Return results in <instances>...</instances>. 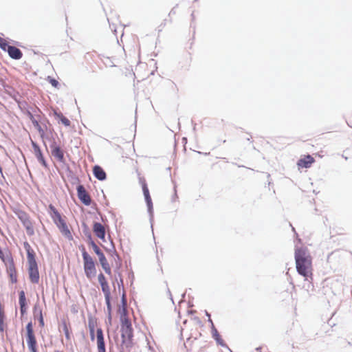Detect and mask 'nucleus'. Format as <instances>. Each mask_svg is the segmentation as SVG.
I'll return each instance as SVG.
<instances>
[{"label":"nucleus","instance_id":"nucleus-9","mask_svg":"<svg viewBox=\"0 0 352 352\" xmlns=\"http://www.w3.org/2000/svg\"><path fill=\"white\" fill-rule=\"evenodd\" d=\"M21 220L23 226L25 227L26 230L27 234L28 236H32L34 234V228L30 221L29 217L25 214L23 213L19 217Z\"/></svg>","mask_w":352,"mask_h":352},{"label":"nucleus","instance_id":"nucleus-2","mask_svg":"<svg viewBox=\"0 0 352 352\" xmlns=\"http://www.w3.org/2000/svg\"><path fill=\"white\" fill-rule=\"evenodd\" d=\"M122 345L120 352H124V349L130 350L133 346V331L129 318H124L121 322Z\"/></svg>","mask_w":352,"mask_h":352},{"label":"nucleus","instance_id":"nucleus-20","mask_svg":"<svg viewBox=\"0 0 352 352\" xmlns=\"http://www.w3.org/2000/svg\"><path fill=\"white\" fill-rule=\"evenodd\" d=\"M212 338L215 340L217 343L223 346V347H227L226 344L223 341V340L221 338V336L219 335L217 329L215 328L214 325L212 324V329H211Z\"/></svg>","mask_w":352,"mask_h":352},{"label":"nucleus","instance_id":"nucleus-13","mask_svg":"<svg viewBox=\"0 0 352 352\" xmlns=\"http://www.w3.org/2000/svg\"><path fill=\"white\" fill-rule=\"evenodd\" d=\"M52 149V155L58 160L60 162H64V153L59 146L56 145L55 141L50 146Z\"/></svg>","mask_w":352,"mask_h":352},{"label":"nucleus","instance_id":"nucleus-21","mask_svg":"<svg viewBox=\"0 0 352 352\" xmlns=\"http://www.w3.org/2000/svg\"><path fill=\"white\" fill-rule=\"evenodd\" d=\"M28 117H29L30 120H31L32 124L34 125V126L38 130V131L40 133L43 134L44 131H43L42 127L39 124L38 122L35 119L33 114L31 112L28 111Z\"/></svg>","mask_w":352,"mask_h":352},{"label":"nucleus","instance_id":"nucleus-43","mask_svg":"<svg viewBox=\"0 0 352 352\" xmlns=\"http://www.w3.org/2000/svg\"><path fill=\"white\" fill-rule=\"evenodd\" d=\"M118 287L120 288L121 286L123 287V279L122 278H120V279L119 280V281L118 280Z\"/></svg>","mask_w":352,"mask_h":352},{"label":"nucleus","instance_id":"nucleus-57","mask_svg":"<svg viewBox=\"0 0 352 352\" xmlns=\"http://www.w3.org/2000/svg\"><path fill=\"white\" fill-rule=\"evenodd\" d=\"M196 129V127H195V125L193 126V130L195 131Z\"/></svg>","mask_w":352,"mask_h":352},{"label":"nucleus","instance_id":"nucleus-48","mask_svg":"<svg viewBox=\"0 0 352 352\" xmlns=\"http://www.w3.org/2000/svg\"><path fill=\"white\" fill-rule=\"evenodd\" d=\"M168 292L170 296V299L173 300L172 295H171L170 291L169 289H168Z\"/></svg>","mask_w":352,"mask_h":352},{"label":"nucleus","instance_id":"nucleus-25","mask_svg":"<svg viewBox=\"0 0 352 352\" xmlns=\"http://www.w3.org/2000/svg\"><path fill=\"white\" fill-rule=\"evenodd\" d=\"M105 302H106L107 309V311H108L109 320H111V310H112V307H111V297L105 298Z\"/></svg>","mask_w":352,"mask_h":352},{"label":"nucleus","instance_id":"nucleus-39","mask_svg":"<svg viewBox=\"0 0 352 352\" xmlns=\"http://www.w3.org/2000/svg\"><path fill=\"white\" fill-rule=\"evenodd\" d=\"M88 327H89V329H95V324H94V322L92 319H89V321H88Z\"/></svg>","mask_w":352,"mask_h":352},{"label":"nucleus","instance_id":"nucleus-7","mask_svg":"<svg viewBox=\"0 0 352 352\" xmlns=\"http://www.w3.org/2000/svg\"><path fill=\"white\" fill-rule=\"evenodd\" d=\"M28 262L30 280L32 283L36 284L39 281V272L36 258L28 260Z\"/></svg>","mask_w":352,"mask_h":352},{"label":"nucleus","instance_id":"nucleus-26","mask_svg":"<svg viewBox=\"0 0 352 352\" xmlns=\"http://www.w3.org/2000/svg\"><path fill=\"white\" fill-rule=\"evenodd\" d=\"M19 305H26V298H25V294L23 290H21L19 293Z\"/></svg>","mask_w":352,"mask_h":352},{"label":"nucleus","instance_id":"nucleus-30","mask_svg":"<svg viewBox=\"0 0 352 352\" xmlns=\"http://www.w3.org/2000/svg\"><path fill=\"white\" fill-rule=\"evenodd\" d=\"M121 307H127V300L125 292H123L121 297Z\"/></svg>","mask_w":352,"mask_h":352},{"label":"nucleus","instance_id":"nucleus-36","mask_svg":"<svg viewBox=\"0 0 352 352\" xmlns=\"http://www.w3.org/2000/svg\"><path fill=\"white\" fill-rule=\"evenodd\" d=\"M98 278L100 284L107 281L104 275L102 272L99 274Z\"/></svg>","mask_w":352,"mask_h":352},{"label":"nucleus","instance_id":"nucleus-59","mask_svg":"<svg viewBox=\"0 0 352 352\" xmlns=\"http://www.w3.org/2000/svg\"><path fill=\"white\" fill-rule=\"evenodd\" d=\"M55 352H63V351H56Z\"/></svg>","mask_w":352,"mask_h":352},{"label":"nucleus","instance_id":"nucleus-11","mask_svg":"<svg viewBox=\"0 0 352 352\" xmlns=\"http://www.w3.org/2000/svg\"><path fill=\"white\" fill-rule=\"evenodd\" d=\"M32 146L37 160L45 167L48 168L47 163L45 160L39 146L34 141H32Z\"/></svg>","mask_w":352,"mask_h":352},{"label":"nucleus","instance_id":"nucleus-37","mask_svg":"<svg viewBox=\"0 0 352 352\" xmlns=\"http://www.w3.org/2000/svg\"><path fill=\"white\" fill-rule=\"evenodd\" d=\"M111 246H112V250H109V251H113V256H116L118 260L120 261V257L118 255V254L117 253V252H116V250L115 249L114 245H113L112 241H111Z\"/></svg>","mask_w":352,"mask_h":352},{"label":"nucleus","instance_id":"nucleus-52","mask_svg":"<svg viewBox=\"0 0 352 352\" xmlns=\"http://www.w3.org/2000/svg\"><path fill=\"white\" fill-rule=\"evenodd\" d=\"M131 276H130V275L129 276V278H133V276H133V272L131 273Z\"/></svg>","mask_w":352,"mask_h":352},{"label":"nucleus","instance_id":"nucleus-34","mask_svg":"<svg viewBox=\"0 0 352 352\" xmlns=\"http://www.w3.org/2000/svg\"><path fill=\"white\" fill-rule=\"evenodd\" d=\"M87 242L92 247L94 252H96L100 249L92 239L91 240L87 241Z\"/></svg>","mask_w":352,"mask_h":352},{"label":"nucleus","instance_id":"nucleus-18","mask_svg":"<svg viewBox=\"0 0 352 352\" xmlns=\"http://www.w3.org/2000/svg\"><path fill=\"white\" fill-rule=\"evenodd\" d=\"M314 159L310 155H307L305 157L298 161V166L302 168H309L314 162Z\"/></svg>","mask_w":352,"mask_h":352},{"label":"nucleus","instance_id":"nucleus-6","mask_svg":"<svg viewBox=\"0 0 352 352\" xmlns=\"http://www.w3.org/2000/svg\"><path fill=\"white\" fill-rule=\"evenodd\" d=\"M3 263L6 265V272L10 277L11 283H16L17 282V275L12 256L7 258Z\"/></svg>","mask_w":352,"mask_h":352},{"label":"nucleus","instance_id":"nucleus-8","mask_svg":"<svg viewBox=\"0 0 352 352\" xmlns=\"http://www.w3.org/2000/svg\"><path fill=\"white\" fill-rule=\"evenodd\" d=\"M76 190L78 197L80 201L85 206H90L91 203V198L85 187L80 184L77 186Z\"/></svg>","mask_w":352,"mask_h":352},{"label":"nucleus","instance_id":"nucleus-41","mask_svg":"<svg viewBox=\"0 0 352 352\" xmlns=\"http://www.w3.org/2000/svg\"><path fill=\"white\" fill-rule=\"evenodd\" d=\"M116 275H115V277H116V280L118 281V279L120 280V278H122V274L118 270V271H116Z\"/></svg>","mask_w":352,"mask_h":352},{"label":"nucleus","instance_id":"nucleus-12","mask_svg":"<svg viewBox=\"0 0 352 352\" xmlns=\"http://www.w3.org/2000/svg\"><path fill=\"white\" fill-rule=\"evenodd\" d=\"M93 231L96 236L103 241H105V229L104 226L99 222H94Z\"/></svg>","mask_w":352,"mask_h":352},{"label":"nucleus","instance_id":"nucleus-17","mask_svg":"<svg viewBox=\"0 0 352 352\" xmlns=\"http://www.w3.org/2000/svg\"><path fill=\"white\" fill-rule=\"evenodd\" d=\"M33 314L34 318H38L39 322V325L41 327H44L45 322L42 314V309L38 304H35L33 308Z\"/></svg>","mask_w":352,"mask_h":352},{"label":"nucleus","instance_id":"nucleus-56","mask_svg":"<svg viewBox=\"0 0 352 352\" xmlns=\"http://www.w3.org/2000/svg\"><path fill=\"white\" fill-rule=\"evenodd\" d=\"M0 173H2V168L1 166H0Z\"/></svg>","mask_w":352,"mask_h":352},{"label":"nucleus","instance_id":"nucleus-47","mask_svg":"<svg viewBox=\"0 0 352 352\" xmlns=\"http://www.w3.org/2000/svg\"><path fill=\"white\" fill-rule=\"evenodd\" d=\"M206 316H208V318H210V314L207 311H206Z\"/></svg>","mask_w":352,"mask_h":352},{"label":"nucleus","instance_id":"nucleus-31","mask_svg":"<svg viewBox=\"0 0 352 352\" xmlns=\"http://www.w3.org/2000/svg\"><path fill=\"white\" fill-rule=\"evenodd\" d=\"M30 352H38L36 348V342L27 344Z\"/></svg>","mask_w":352,"mask_h":352},{"label":"nucleus","instance_id":"nucleus-58","mask_svg":"<svg viewBox=\"0 0 352 352\" xmlns=\"http://www.w3.org/2000/svg\"><path fill=\"white\" fill-rule=\"evenodd\" d=\"M184 297H185V294H184L182 295V298H184Z\"/></svg>","mask_w":352,"mask_h":352},{"label":"nucleus","instance_id":"nucleus-40","mask_svg":"<svg viewBox=\"0 0 352 352\" xmlns=\"http://www.w3.org/2000/svg\"><path fill=\"white\" fill-rule=\"evenodd\" d=\"M89 333H90L91 340L94 341L95 340V336H95V329H90Z\"/></svg>","mask_w":352,"mask_h":352},{"label":"nucleus","instance_id":"nucleus-24","mask_svg":"<svg viewBox=\"0 0 352 352\" xmlns=\"http://www.w3.org/2000/svg\"><path fill=\"white\" fill-rule=\"evenodd\" d=\"M54 114L60 118V122L66 126H69L71 124L70 121L65 117L61 113L54 112Z\"/></svg>","mask_w":352,"mask_h":352},{"label":"nucleus","instance_id":"nucleus-38","mask_svg":"<svg viewBox=\"0 0 352 352\" xmlns=\"http://www.w3.org/2000/svg\"><path fill=\"white\" fill-rule=\"evenodd\" d=\"M20 305V311L21 315H24L27 311V304L26 305Z\"/></svg>","mask_w":352,"mask_h":352},{"label":"nucleus","instance_id":"nucleus-49","mask_svg":"<svg viewBox=\"0 0 352 352\" xmlns=\"http://www.w3.org/2000/svg\"><path fill=\"white\" fill-rule=\"evenodd\" d=\"M172 13H173V14H175V10H174V9H172V10H171V11L170 12V14H172Z\"/></svg>","mask_w":352,"mask_h":352},{"label":"nucleus","instance_id":"nucleus-51","mask_svg":"<svg viewBox=\"0 0 352 352\" xmlns=\"http://www.w3.org/2000/svg\"><path fill=\"white\" fill-rule=\"evenodd\" d=\"M131 276H130V275L129 276V278H133V276H133V272L131 273Z\"/></svg>","mask_w":352,"mask_h":352},{"label":"nucleus","instance_id":"nucleus-28","mask_svg":"<svg viewBox=\"0 0 352 352\" xmlns=\"http://www.w3.org/2000/svg\"><path fill=\"white\" fill-rule=\"evenodd\" d=\"M63 331H64V333H65L66 339L67 340H71V335H70L69 329L67 327V323H66L65 321L63 322Z\"/></svg>","mask_w":352,"mask_h":352},{"label":"nucleus","instance_id":"nucleus-53","mask_svg":"<svg viewBox=\"0 0 352 352\" xmlns=\"http://www.w3.org/2000/svg\"><path fill=\"white\" fill-rule=\"evenodd\" d=\"M290 226H292V224H290ZM292 231H294L296 233L295 228L294 227H292Z\"/></svg>","mask_w":352,"mask_h":352},{"label":"nucleus","instance_id":"nucleus-27","mask_svg":"<svg viewBox=\"0 0 352 352\" xmlns=\"http://www.w3.org/2000/svg\"><path fill=\"white\" fill-rule=\"evenodd\" d=\"M120 313V322H122L124 318H129L127 316L128 311L127 307H121L119 309Z\"/></svg>","mask_w":352,"mask_h":352},{"label":"nucleus","instance_id":"nucleus-22","mask_svg":"<svg viewBox=\"0 0 352 352\" xmlns=\"http://www.w3.org/2000/svg\"><path fill=\"white\" fill-rule=\"evenodd\" d=\"M23 247L27 252L28 260L35 258V253L28 242L25 241L23 243Z\"/></svg>","mask_w":352,"mask_h":352},{"label":"nucleus","instance_id":"nucleus-55","mask_svg":"<svg viewBox=\"0 0 352 352\" xmlns=\"http://www.w3.org/2000/svg\"><path fill=\"white\" fill-rule=\"evenodd\" d=\"M261 347H258V348H256V350H257L258 351H260V350H261Z\"/></svg>","mask_w":352,"mask_h":352},{"label":"nucleus","instance_id":"nucleus-42","mask_svg":"<svg viewBox=\"0 0 352 352\" xmlns=\"http://www.w3.org/2000/svg\"><path fill=\"white\" fill-rule=\"evenodd\" d=\"M174 191H175V192L172 197L173 201H175L178 198L177 195V191H176V186H174Z\"/></svg>","mask_w":352,"mask_h":352},{"label":"nucleus","instance_id":"nucleus-45","mask_svg":"<svg viewBox=\"0 0 352 352\" xmlns=\"http://www.w3.org/2000/svg\"><path fill=\"white\" fill-rule=\"evenodd\" d=\"M208 322L211 324V329H212V324H214V323H213V322H212L211 318H208Z\"/></svg>","mask_w":352,"mask_h":352},{"label":"nucleus","instance_id":"nucleus-1","mask_svg":"<svg viewBox=\"0 0 352 352\" xmlns=\"http://www.w3.org/2000/svg\"><path fill=\"white\" fill-rule=\"evenodd\" d=\"M294 257L297 272L302 276L305 280L312 279V259L307 248H296Z\"/></svg>","mask_w":352,"mask_h":352},{"label":"nucleus","instance_id":"nucleus-50","mask_svg":"<svg viewBox=\"0 0 352 352\" xmlns=\"http://www.w3.org/2000/svg\"><path fill=\"white\" fill-rule=\"evenodd\" d=\"M131 276H130V275L129 276V278H133V276H133V272L131 273Z\"/></svg>","mask_w":352,"mask_h":352},{"label":"nucleus","instance_id":"nucleus-23","mask_svg":"<svg viewBox=\"0 0 352 352\" xmlns=\"http://www.w3.org/2000/svg\"><path fill=\"white\" fill-rule=\"evenodd\" d=\"M100 285L101 286L102 291L104 295V298L111 297L110 288L107 281L104 283H101Z\"/></svg>","mask_w":352,"mask_h":352},{"label":"nucleus","instance_id":"nucleus-44","mask_svg":"<svg viewBox=\"0 0 352 352\" xmlns=\"http://www.w3.org/2000/svg\"><path fill=\"white\" fill-rule=\"evenodd\" d=\"M5 330V324L4 322L0 323V331L3 332Z\"/></svg>","mask_w":352,"mask_h":352},{"label":"nucleus","instance_id":"nucleus-10","mask_svg":"<svg viewBox=\"0 0 352 352\" xmlns=\"http://www.w3.org/2000/svg\"><path fill=\"white\" fill-rule=\"evenodd\" d=\"M94 252L98 256L99 261L102 269L107 274L110 275L111 274V270L103 252L100 249Z\"/></svg>","mask_w":352,"mask_h":352},{"label":"nucleus","instance_id":"nucleus-14","mask_svg":"<svg viewBox=\"0 0 352 352\" xmlns=\"http://www.w3.org/2000/svg\"><path fill=\"white\" fill-rule=\"evenodd\" d=\"M26 342L27 344L36 342V337L33 330V325L32 322H29L26 327Z\"/></svg>","mask_w":352,"mask_h":352},{"label":"nucleus","instance_id":"nucleus-4","mask_svg":"<svg viewBox=\"0 0 352 352\" xmlns=\"http://www.w3.org/2000/svg\"><path fill=\"white\" fill-rule=\"evenodd\" d=\"M140 182L142 185L143 194L144 196L145 201L146 203V206L148 208V212L150 215V221L152 223L153 219V202L152 199L149 193V190L147 186V184L144 179L140 178ZM153 225L151 224V227Z\"/></svg>","mask_w":352,"mask_h":352},{"label":"nucleus","instance_id":"nucleus-35","mask_svg":"<svg viewBox=\"0 0 352 352\" xmlns=\"http://www.w3.org/2000/svg\"><path fill=\"white\" fill-rule=\"evenodd\" d=\"M48 79H49V82L53 87H57L59 85V82L55 78H51L49 76Z\"/></svg>","mask_w":352,"mask_h":352},{"label":"nucleus","instance_id":"nucleus-19","mask_svg":"<svg viewBox=\"0 0 352 352\" xmlns=\"http://www.w3.org/2000/svg\"><path fill=\"white\" fill-rule=\"evenodd\" d=\"M97 347L98 349H106L103 331L101 328L96 330Z\"/></svg>","mask_w":352,"mask_h":352},{"label":"nucleus","instance_id":"nucleus-32","mask_svg":"<svg viewBox=\"0 0 352 352\" xmlns=\"http://www.w3.org/2000/svg\"><path fill=\"white\" fill-rule=\"evenodd\" d=\"M83 233L85 236L87 237V241L91 240L92 239L91 232L88 229V228L85 227V228L83 230Z\"/></svg>","mask_w":352,"mask_h":352},{"label":"nucleus","instance_id":"nucleus-16","mask_svg":"<svg viewBox=\"0 0 352 352\" xmlns=\"http://www.w3.org/2000/svg\"><path fill=\"white\" fill-rule=\"evenodd\" d=\"M93 174L94 177L100 181H104L107 178V174L105 171L99 165H95L93 167Z\"/></svg>","mask_w":352,"mask_h":352},{"label":"nucleus","instance_id":"nucleus-5","mask_svg":"<svg viewBox=\"0 0 352 352\" xmlns=\"http://www.w3.org/2000/svg\"><path fill=\"white\" fill-rule=\"evenodd\" d=\"M83 264L84 271L87 278L91 279L92 278L95 277L96 275V268L92 257H87L85 256V259H83Z\"/></svg>","mask_w":352,"mask_h":352},{"label":"nucleus","instance_id":"nucleus-54","mask_svg":"<svg viewBox=\"0 0 352 352\" xmlns=\"http://www.w3.org/2000/svg\"><path fill=\"white\" fill-rule=\"evenodd\" d=\"M191 16L192 18V20H194L195 16H194V13L193 12L191 14Z\"/></svg>","mask_w":352,"mask_h":352},{"label":"nucleus","instance_id":"nucleus-29","mask_svg":"<svg viewBox=\"0 0 352 352\" xmlns=\"http://www.w3.org/2000/svg\"><path fill=\"white\" fill-rule=\"evenodd\" d=\"M10 46V45H8V43L3 38L0 36V48L3 51L6 52Z\"/></svg>","mask_w":352,"mask_h":352},{"label":"nucleus","instance_id":"nucleus-46","mask_svg":"<svg viewBox=\"0 0 352 352\" xmlns=\"http://www.w3.org/2000/svg\"><path fill=\"white\" fill-rule=\"evenodd\" d=\"M98 352H106V349H98Z\"/></svg>","mask_w":352,"mask_h":352},{"label":"nucleus","instance_id":"nucleus-33","mask_svg":"<svg viewBox=\"0 0 352 352\" xmlns=\"http://www.w3.org/2000/svg\"><path fill=\"white\" fill-rule=\"evenodd\" d=\"M79 249L80 250V251L82 252V259H85V256H86L87 257H91V256L86 251L85 248L84 247V245L80 246Z\"/></svg>","mask_w":352,"mask_h":352},{"label":"nucleus","instance_id":"nucleus-3","mask_svg":"<svg viewBox=\"0 0 352 352\" xmlns=\"http://www.w3.org/2000/svg\"><path fill=\"white\" fill-rule=\"evenodd\" d=\"M49 211L54 223L58 227L61 234L67 239L72 240V234L65 221L62 218L60 214L57 210V209L52 204H50Z\"/></svg>","mask_w":352,"mask_h":352},{"label":"nucleus","instance_id":"nucleus-15","mask_svg":"<svg viewBox=\"0 0 352 352\" xmlns=\"http://www.w3.org/2000/svg\"><path fill=\"white\" fill-rule=\"evenodd\" d=\"M6 52L8 53L9 56L14 60H19L23 56L21 50L15 46L10 45Z\"/></svg>","mask_w":352,"mask_h":352}]
</instances>
